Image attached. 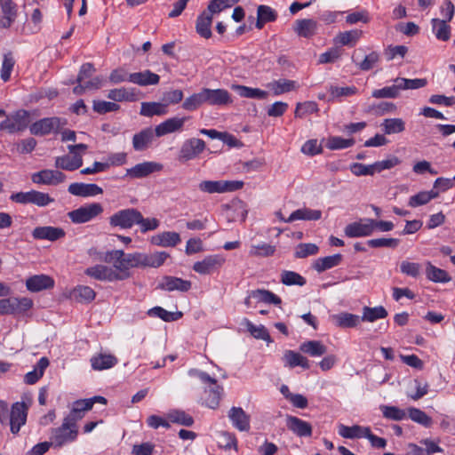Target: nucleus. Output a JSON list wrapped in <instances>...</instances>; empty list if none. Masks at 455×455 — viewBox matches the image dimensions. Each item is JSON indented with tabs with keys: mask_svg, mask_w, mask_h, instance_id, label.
<instances>
[{
	"mask_svg": "<svg viewBox=\"0 0 455 455\" xmlns=\"http://www.w3.org/2000/svg\"><path fill=\"white\" fill-rule=\"evenodd\" d=\"M124 251L123 250H112L106 251L101 259L108 264H112V268L116 270V273L124 275ZM124 280L130 277V274H124Z\"/></svg>",
	"mask_w": 455,
	"mask_h": 455,
	"instance_id": "a878e982",
	"label": "nucleus"
},
{
	"mask_svg": "<svg viewBox=\"0 0 455 455\" xmlns=\"http://www.w3.org/2000/svg\"><path fill=\"white\" fill-rule=\"evenodd\" d=\"M244 324L248 331L258 339H262L267 342L271 341L270 335L264 325L256 326L248 319H244Z\"/></svg>",
	"mask_w": 455,
	"mask_h": 455,
	"instance_id": "13d9d810",
	"label": "nucleus"
},
{
	"mask_svg": "<svg viewBox=\"0 0 455 455\" xmlns=\"http://www.w3.org/2000/svg\"><path fill=\"white\" fill-rule=\"evenodd\" d=\"M66 180V175L58 171L51 169H44L31 175V180L35 184L57 186Z\"/></svg>",
	"mask_w": 455,
	"mask_h": 455,
	"instance_id": "9b49d317",
	"label": "nucleus"
},
{
	"mask_svg": "<svg viewBox=\"0 0 455 455\" xmlns=\"http://www.w3.org/2000/svg\"><path fill=\"white\" fill-rule=\"evenodd\" d=\"M159 81L160 76L148 69L130 74V82L140 86L155 85Z\"/></svg>",
	"mask_w": 455,
	"mask_h": 455,
	"instance_id": "7c9ffc66",
	"label": "nucleus"
},
{
	"mask_svg": "<svg viewBox=\"0 0 455 455\" xmlns=\"http://www.w3.org/2000/svg\"><path fill=\"white\" fill-rule=\"evenodd\" d=\"M331 320L337 327L339 328L356 327L362 322V318L359 315L347 312L332 315L331 316Z\"/></svg>",
	"mask_w": 455,
	"mask_h": 455,
	"instance_id": "c85d7f7f",
	"label": "nucleus"
},
{
	"mask_svg": "<svg viewBox=\"0 0 455 455\" xmlns=\"http://www.w3.org/2000/svg\"><path fill=\"white\" fill-rule=\"evenodd\" d=\"M369 432L368 427H362L359 425H354L352 427H347L343 424L339 426V434L344 438L355 439V438H362L365 437L366 434Z\"/></svg>",
	"mask_w": 455,
	"mask_h": 455,
	"instance_id": "e433bc0d",
	"label": "nucleus"
},
{
	"mask_svg": "<svg viewBox=\"0 0 455 455\" xmlns=\"http://www.w3.org/2000/svg\"><path fill=\"white\" fill-rule=\"evenodd\" d=\"M139 210L127 208L120 210L109 217V225L113 228L129 229L136 225Z\"/></svg>",
	"mask_w": 455,
	"mask_h": 455,
	"instance_id": "423d86ee",
	"label": "nucleus"
},
{
	"mask_svg": "<svg viewBox=\"0 0 455 455\" xmlns=\"http://www.w3.org/2000/svg\"><path fill=\"white\" fill-rule=\"evenodd\" d=\"M232 89L235 90L239 96L247 99L265 100L268 96V92L259 88H251L244 85L234 84Z\"/></svg>",
	"mask_w": 455,
	"mask_h": 455,
	"instance_id": "4c0bfd02",
	"label": "nucleus"
},
{
	"mask_svg": "<svg viewBox=\"0 0 455 455\" xmlns=\"http://www.w3.org/2000/svg\"><path fill=\"white\" fill-rule=\"evenodd\" d=\"M167 104L160 102H142L140 114L144 116H164L167 114Z\"/></svg>",
	"mask_w": 455,
	"mask_h": 455,
	"instance_id": "58836bf2",
	"label": "nucleus"
},
{
	"mask_svg": "<svg viewBox=\"0 0 455 455\" xmlns=\"http://www.w3.org/2000/svg\"><path fill=\"white\" fill-rule=\"evenodd\" d=\"M205 103L209 105H228L232 102L230 93L225 89L204 88Z\"/></svg>",
	"mask_w": 455,
	"mask_h": 455,
	"instance_id": "f3484780",
	"label": "nucleus"
},
{
	"mask_svg": "<svg viewBox=\"0 0 455 455\" xmlns=\"http://www.w3.org/2000/svg\"><path fill=\"white\" fill-rule=\"evenodd\" d=\"M206 385H208V388L205 389L207 397L204 400V403L211 409H216L219 406L223 387L218 385L216 379L214 383H207Z\"/></svg>",
	"mask_w": 455,
	"mask_h": 455,
	"instance_id": "473e14b6",
	"label": "nucleus"
},
{
	"mask_svg": "<svg viewBox=\"0 0 455 455\" xmlns=\"http://www.w3.org/2000/svg\"><path fill=\"white\" fill-rule=\"evenodd\" d=\"M342 260L341 254H334L331 256H327L324 258H319L315 260L314 264V268L317 272H323L327 269H330L333 267L339 265Z\"/></svg>",
	"mask_w": 455,
	"mask_h": 455,
	"instance_id": "a18cd8bd",
	"label": "nucleus"
},
{
	"mask_svg": "<svg viewBox=\"0 0 455 455\" xmlns=\"http://www.w3.org/2000/svg\"><path fill=\"white\" fill-rule=\"evenodd\" d=\"M281 282L284 285H299L303 286L306 284V279L299 273L294 271L283 270L281 273Z\"/></svg>",
	"mask_w": 455,
	"mask_h": 455,
	"instance_id": "052dcab7",
	"label": "nucleus"
},
{
	"mask_svg": "<svg viewBox=\"0 0 455 455\" xmlns=\"http://www.w3.org/2000/svg\"><path fill=\"white\" fill-rule=\"evenodd\" d=\"M187 118L172 117L161 123L155 128L156 137H162L182 129Z\"/></svg>",
	"mask_w": 455,
	"mask_h": 455,
	"instance_id": "bb28decb",
	"label": "nucleus"
},
{
	"mask_svg": "<svg viewBox=\"0 0 455 455\" xmlns=\"http://www.w3.org/2000/svg\"><path fill=\"white\" fill-rule=\"evenodd\" d=\"M286 427L299 437H309L312 435L313 428L311 424L298 417L288 415L286 417Z\"/></svg>",
	"mask_w": 455,
	"mask_h": 455,
	"instance_id": "dca6fc26",
	"label": "nucleus"
},
{
	"mask_svg": "<svg viewBox=\"0 0 455 455\" xmlns=\"http://www.w3.org/2000/svg\"><path fill=\"white\" fill-rule=\"evenodd\" d=\"M85 275L99 281L115 282L124 280V275L116 273L112 267L106 265H95L87 267Z\"/></svg>",
	"mask_w": 455,
	"mask_h": 455,
	"instance_id": "9d476101",
	"label": "nucleus"
},
{
	"mask_svg": "<svg viewBox=\"0 0 455 455\" xmlns=\"http://www.w3.org/2000/svg\"><path fill=\"white\" fill-rule=\"evenodd\" d=\"M54 286V280L46 275H36L27 279L26 287L32 292L51 289Z\"/></svg>",
	"mask_w": 455,
	"mask_h": 455,
	"instance_id": "5701e85b",
	"label": "nucleus"
},
{
	"mask_svg": "<svg viewBox=\"0 0 455 455\" xmlns=\"http://www.w3.org/2000/svg\"><path fill=\"white\" fill-rule=\"evenodd\" d=\"M213 14L207 9L200 13L196 21V31L203 38L209 39L212 37V24Z\"/></svg>",
	"mask_w": 455,
	"mask_h": 455,
	"instance_id": "412c9836",
	"label": "nucleus"
},
{
	"mask_svg": "<svg viewBox=\"0 0 455 455\" xmlns=\"http://www.w3.org/2000/svg\"><path fill=\"white\" fill-rule=\"evenodd\" d=\"M78 436V427H73L66 421L51 429L50 440L53 443L54 448H61L64 445L76 441Z\"/></svg>",
	"mask_w": 455,
	"mask_h": 455,
	"instance_id": "f03ea898",
	"label": "nucleus"
},
{
	"mask_svg": "<svg viewBox=\"0 0 455 455\" xmlns=\"http://www.w3.org/2000/svg\"><path fill=\"white\" fill-rule=\"evenodd\" d=\"M83 165V158L80 155L58 156L55 159V167L66 171H75Z\"/></svg>",
	"mask_w": 455,
	"mask_h": 455,
	"instance_id": "72a5a7b5",
	"label": "nucleus"
},
{
	"mask_svg": "<svg viewBox=\"0 0 455 455\" xmlns=\"http://www.w3.org/2000/svg\"><path fill=\"white\" fill-rule=\"evenodd\" d=\"M322 212L318 210H311L307 208L298 209L294 211L289 218H287L286 222L290 223L299 220H317L321 218Z\"/></svg>",
	"mask_w": 455,
	"mask_h": 455,
	"instance_id": "ea45409f",
	"label": "nucleus"
},
{
	"mask_svg": "<svg viewBox=\"0 0 455 455\" xmlns=\"http://www.w3.org/2000/svg\"><path fill=\"white\" fill-rule=\"evenodd\" d=\"M90 362L94 371H104L114 367L118 360L114 355L99 353L92 355Z\"/></svg>",
	"mask_w": 455,
	"mask_h": 455,
	"instance_id": "cd10ccee",
	"label": "nucleus"
},
{
	"mask_svg": "<svg viewBox=\"0 0 455 455\" xmlns=\"http://www.w3.org/2000/svg\"><path fill=\"white\" fill-rule=\"evenodd\" d=\"M33 237L37 240L57 241L65 236L66 233L61 228L37 227L33 230Z\"/></svg>",
	"mask_w": 455,
	"mask_h": 455,
	"instance_id": "4be33fe9",
	"label": "nucleus"
},
{
	"mask_svg": "<svg viewBox=\"0 0 455 455\" xmlns=\"http://www.w3.org/2000/svg\"><path fill=\"white\" fill-rule=\"evenodd\" d=\"M251 297L255 299L257 301L266 302L269 304L279 305L282 302L281 299L278 296L267 290L252 291Z\"/></svg>",
	"mask_w": 455,
	"mask_h": 455,
	"instance_id": "6e6d98bb",
	"label": "nucleus"
},
{
	"mask_svg": "<svg viewBox=\"0 0 455 455\" xmlns=\"http://www.w3.org/2000/svg\"><path fill=\"white\" fill-rule=\"evenodd\" d=\"M387 316V311L382 306L370 307H364L363 308L362 321L372 323L378 319H383Z\"/></svg>",
	"mask_w": 455,
	"mask_h": 455,
	"instance_id": "de8ad7c7",
	"label": "nucleus"
},
{
	"mask_svg": "<svg viewBox=\"0 0 455 455\" xmlns=\"http://www.w3.org/2000/svg\"><path fill=\"white\" fill-rule=\"evenodd\" d=\"M96 292L89 286L78 285L70 292V298L77 302L88 303L95 299Z\"/></svg>",
	"mask_w": 455,
	"mask_h": 455,
	"instance_id": "c9c22d12",
	"label": "nucleus"
},
{
	"mask_svg": "<svg viewBox=\"0 0 455 455\" xmlns=\"http://www.w3.org/2000/svg\"><path fill=\"white\" fill-rule=\"evenodd\" d=\"M448 20L440 19H432V30L438 40L448 41L451 37V27L447 24Z\"/></svg>",
	"mask_w": 455,
	"mask_h": 455,
	"instance_id": "a19ab883",
	"label": "nucleus"
},
{
	"mask_svg": "<svg viewBox=\"0 0 455 455\" xmlns=\"http://www.w3.org/2000/svg\"><path fill=\"white\" fill-rule=\"evenodd\" d=\"M228 416L237 430L241 432H248L250 430L251 417L241 407H232Z\"/></svg>",
	"mask_w": 455,
	"mask_h": 455,
	"instance_id": "a211bd4d",
	"label": "nucleus"
},
{
	"mask_svg": "<svg viewBox=\"0 0 455 455\" xmlns=\"http://www.w3.org/2000/svg\"><path fill=\"white\" fill-rule=\"evenodd\" d=\"M224 262L225 259L220 255H210L196 262L193 265V270L200 275H210L219 269Z\"/></svg>",
	"mask_w": 455,
	"mask_h": 455,
	"instance_id": "4468645a",
	"label": "nucleus"
},
{
	"mask_svg": "<svg viewBox=\"0 0 455 455\" xmlns=\"http://www.w3.org/2000/svg\"><path fill=\"white\" fill-rule=\"evenodd\" d=\"M344 233L349 238L371 236L372 235L371 218L361 219L347 225Z\"/></svg>",
	"mask_w": 455,
	"mask_h": 455,
	"instance_id": "ddd939ff",
	"label": "nucleus"
},
{
	"mask_svg": "<svg viewBox=\"0 0 455 455\" xmlns=\"http://www.w3.org/2000/svg\"><path fill=\"white\" fill-rule=\"evenodd\" d=\"M0 28H8L17 18V4L12 0H0Z\"/></svg>",
	"mask_w": 455,
	"mask_h": 455,
	"instance_id": "2eb2a0df",
	"label": "nucleus"
},
{
	"mask_svg": "<svg viewBox=\"0 0 455 455\" xmlns=\"http://www.w3.org/2000/svg\"><path fill=\"white\" fill-rule=\"evenodd\" d=\"M181 241L177 232L165 231L151 237V243L157 246L174 247Z\"/></svg>",
	"mask_w": 455,
	"mask_h": 455,
	"instance_id": "c756f323",
	"label": "nucleus"
},
{
	"mask_svg": "<svg viewBox=\"0 0 455 455\" xmlns=\"http://www.w3.org/2000/svg\"><path fill=\"white\" fill-rule=\"evenodd\" d=\"M192 283L188 280H184L175 276H164L159 283L158 288L167 291H179L186 292L191 289Z\"/></svg>",
	"mask_w": 455,
	"mask_h": 455,
	"instance_id": "6ab92c4d",
	"label": "nucleus"
},
{
	"mask_svg": "<svg viewBox=\"0 0 455 455\" xmlns=\"http://www.w3.org/2000/svg\"><path fill=\"white\" fill-rule=\"evenodd\" d=\"M283 360L285 364L291 368L300 366L303 369H308L310 367L309 362L306 357L292 350L285 351Z\"/></svg>",
	"mask_w": 455,
	"mask_h": 455,
	"instance_id": "37998d69",
	"label": "nucleus"
},
{
	"mask_svg": "<svg viewBox=\"0 0 455 455\" xmlns=\"http://www.w3.org/2000/svg\"><path fill=\"white\" fill-rule=\"evenodd\" d=\"M426 275L428 280L435 283H448L451 280L445 270L436 267L429 261L427 262Z\"/></svg>",
	"mask_w": 455,
	"mask_h": 455,
	"instance_id": "79ce46f5",
	"label": "nucleus"
},
{
	"mask_svg": "<svg viewBox=\"0 0 455 455\" xmlns=\"http://www.w3.org/2000/svg\"><path fill=\"white\" fill-rule=\"evenodd\" d=\"M68 191L73 196L82 197L93 196L103 193L102 188L96 184L78 182L70 184Z\"/></svg>",
	"mask_w": 455,
	"mask_h": 455,
	"instance_id": "393cba45",
	"label": "nucleus"
},
{
	"mask_svg": "<svg viewBox=\"0 0 455 455\" xmlns=\"http://www.w3.org/2000/svg\"><path fill=\"white\" fill-rule=\"evenodd\" d=\"M267 87L273 91L275 95H280L289 92L297 88L296 82L287 79H279L267 84Z\"/></svg>",
	"mask_w": 455,
	"mask_h": 455,
	"instance_id": "3c124183",
	"label": "nucleus"
},
{
	"mask_svg": "<svg viewBox=\"0 0 455 455\" xmlns=\"http://www.w3.org/2000/svg\"><path fill=\"white\" fill-rule=\"evenodd\" d=\"M319 248L315 243H299L294 252V256L297 259H304L311 255L318 253Z\"/></svg>",
	"mask_w": 455,
	"mask_h": 455,
	"instance_id": "774afa93",
	"label": "nucleus"
},
{
	"mask_svg": "<svg viewBox=\"0 0 455 455\" xmlns=\"http://www.w3.org/2000/svg\"><path fill=\"white\" fill-rule=\"evenodd\" d=\"M163 168V164L157 162H143L127 169L126 176L132 179H142L152 173L161 172Z\"/></svg>",
	"mask_w": 455,
	"mask_h": 455,
	"instance_id": "f8f14e48",
	"label": "nucleus"
},
{
	"mask_svg": "<svg viewBox=\"0 0 455 455\" xmlns=\"http://www.w3.org/2000/svg\"><path fill=\"white\" fill-rule=\"evenodd\" d=\"M103 212V207L100 203H92L83 205L68 213V218L74 223H85Z\"/></svg>",
	"mask_w": 455,
	"mask_h": 455,
	"instance_id": "39448f33",
	"label": "nucleus"
},
{
	"mask_svg": "<svg viewBox=\"0 0 455 455\" xmlns=\"http://www.w3.org/2000/svg\"><path fill=\"white\" fill-rule=\"evenodd\" d=\"M28 111L19 110L0 123V130L6 131L9 133L23 132L28 125Z\"/></svg>",
	"mask_w": 455,
	"mask_h": 455,
	"instance_id": "6e6552de",
	"label": "nucleus"
},
{
	"mask_svg": "<svg viewBox=\"0 0 455 455\" xmlns=\"http://www.w3.org/2000/svg\"><path fill=\"white\" fill-rule=\"evenodd\" d=\"M205 149V142L197 138L186 140L179 151V160L187 162L196 158Z\"/></svg>",
	"mask_w": 455,
	"mask_h": 455,
	"instance_id": "1a4fd4ad",
	"label": "nucleus"
},
{
	"mask_svg": "<svg viewBox=\"0 0 455 455\" xmlns=\"http://www.w3.org/2000/svg\"><path fill=\"white\" fill-rule=\"evenodd\" d=\"M145 254L141 252L124 253V274H130L129 269L132 267H144Z\"/></svg>",
	"mask_w": 455,
	"mask_h": 455,
	"instance_id": "c03bdc74",
	"label": "nucleus"
},
{
	"mask_svg": "<svg viewBox=\"0 0 455 455\" xmlns=\"http://www.w3.org/2000/svg\"><path fill=\"white\" fill-rule=\"evenodd\" d=\"M67 124V120L57 116L42 118L29 127L30 132L36 136H44L59 132Z\"/></svg>",
	"mask_w": 455,
	"mask_h": 455,
	"instance_id": "7ed1b4c3",
	"label": "nucleus"
},
{
	"mask_svg": "<svg viewBox=\"0 0 455 455\" xmlns=\"http://www.w3.org/2000/svg\"><path fill=\"white\" fill-rule=\"evenodd\" d=\"M409 418L426 427H431L433 420L432 419L423 411L418 408H410L408 410Z\"/></svg>",
	"mask_w": 455,
	"mask_h": 455,
	"instance_id": "e2e57ef3",
	"label": "nucleus"
},
{
	"mask_svg": "<svg viewBox=\"0 0 455 455\" xmlns=\"http://www.w3.org/2000/svg\"><path fill=\"white\" fill-rule=\"evenodd\" d=\"M363 35V31L359 29H352L345 32H340L337 37L336 42L341 45L354 46Z\"/></svg>",
	"mask_w": 455,
	"mask_h": 455,
	"instance_id": "8fccbe9b",
	"label": "nucleus"
},
{
	"mask_svg": "<svg viewBox=\"0 0 455 455\" xmlns=\"http://www.w3.org/2000/svg\"><path fill=\"white\" fill-rule=\"evenodd\" d=\"M385 134H395L405 130V123L402 118H387L381 124Z\"/></svg>",
	"mask_w": 455,
	"mask_h": 455,
	"instance_id": "09e8293b",
	"label": "nucleus"
},
{
	"mask_svg": "<svg viewBox=\"0 0 455 455\" xmlns=\"http://www.w3.org/2000/svg\"><path fill=\"white\" fill-rule=\"evenodd\" d=\"M354 144V139H344L339 136H331L327 139L326 148L331 150H339L350 148Z\"/></svg>",
	"mask_w": 455,
	"mask_h": 455,
	"instance_id": "5fc2aeb1",
	"label": "nucleus"
},
{
	"mask_svg": "<svg viewBox=\"0 0 455 455\" xmlns=\"http://www.w3.org/2000/svg\"><path fill=\"white\" fill-rule=\"evenodd\" d=\"M15 64V60L12 52H7L4 55V60L1 68V78L4 82H7Z\"/></svg>",
	"mask_w": 455,
	"mask_h": 455,
	"instance_id": "338daca9",
	"label": "nucleus"
},
{
	"mask_svg": "<svg viewBox=\"0 0 455 455\" xmlns=\"http://www.w3.org/2000/svg\"><path fill=\"white\" fill-rule=\"evenodd\" d=\"M108 98L115 101H135L137 97L132 90L126 88H117L110 90Z\"/></svg>",
	"mask_w": 455,
	"mask_h": 455,
	"instance_id": "603ef678",
	"label": "nucleus"
},
{
	"mask_svg": "<svg viewBox=\"0 0 455 455\" xmlns=\"http://www.w3.org/2000/svg\"><path fill=\"white\" fill-rule=\"evenodd\" d=\"M400 91L398 83H395L391 86L374 90L371 95L375 99H395L400 95Z\"/></svg>",
	"mask_w": 455,
	"mask_h": 455,
	"instance_id": "4d7b16f0",
	"label": "nucleus"
},
{
	"mask_svg": "<svg viewBox=\"0 0 455 455\" xmlns=\"http://www.w3.org/2000/svg\"><path fill=\"white\" fill-rule=\"evenodd\" d=\"M318 23L313 19L297 20L293 25L294 32L300 37L310 38L316 34Z\"/></svg>",
	"mask_w": 455,
	"mask_h": 455,
	"instance_id": "b1692460",
	"label": "nucleus"
},
{
	"mask_svg": "<svg viewBox=\"0 0 455 455\" xmlns=\"http://www.w3.org/2000/svg\"><path fill=\"white\" fill-rule=\"evenodd\" d=\"M148 315L156 316L164 320V322H173L177 321L182 317V313L180 311L177 312H169L166 309L161 307H155L148 310Z\"/></svg>",
	"mask_w": 455,
	"mask_h": 455,
	"instance_id": "864d4df0",
	"label": "nucleus"
},
{
	"mask_svg": "<svg viewBox=\"0 0 455 455\" xmlns=\"http://www.w3.org/2000/svg\"><path fill=\"white\" fill-rule=\"evenodd\" d=\"M28 406L23 402L14 403L9 411L7 424L10 425L11 432L18 434L20 427L26 424Z\"/></svg>",
	"mask_w": 455,
	"mask_h": 455,
	"instance_id": "0eeeda50",
	"label": "nucleus"
},
{
	"mask_svg": "<svg viewBox=\"0 0 455 455\" xmlns=\"http://www.w3.org/2000/svg\"><path fill=\"white\" fill-rule=\"evenodd\" d=\"M243 182L239 180H204L198 185L200 191L208 194H223L241 189Z\"/></svg>",
	"mask_w": 455,
	"mask_h": 455,
	"instance_id": "20e7f679",
	"label": "nucleus"
},
{
	"mask_svg": "<svg viewBox=\"0 0 455 455\" xmlns=\"http://www.w3.org/2000/svg\"><path fill=\"white\" fill-rule=\"evenodd\" d=\"M156 136L155 130L151 127L145 128L132 137V147L136 151H144L148 149Z\"/></svg>",
	"mask_w": 455,
	"mask_h": 455,
	"instance_id": "aec40b11",
	"label": "nucleus"
},
{
	"mask_svg": "<svg viewBox=\"0 0 455 455\" xmlns=\"http://www.w3.org/2000/svg\"><path fill=\"white\" fill-rule=\"evenodd\" d=\"M49 366V360L47 357H42L36 366L34 370L28 372L24 376V381L26 384L33 385L36 383L44 375L45 369Z\"/></svg>",
	"mask_w": 455,
	"mask_h": 455,
	"instance_id": "f704fd0d",
	"label": "nucleus"
},
{
	"mask_svg": "<svg viewBox=\"0 0 455 455\" xmlns=\"http://www.w3.org/2000/svg\"><path fill=\"white\" fill-rule=\"evenodd\" d=\"M277 12L268 5L260 4L257 8L256 28L262 29L266 23L274 22L277 19Z\"/></svg>",
	"mask_w": 455,
	"mask_h": 455,
	"instance_id": "2f4dec72",
	"label": "nucleus"
},
{
	"mask_svg": "<svg viewBox=\"0 0 455 455\" xmlns=\"http://www.w3.org/2000/svg\"><path fill=\"white\" fill-rule=\"evenodd\" d=\"M395 83H398L400 90H413L425 87L427 84L425 78H415L408 79L403 77H397L394 80Z\"/></svg>",
	"mask_w": 455,
	"mask_h": 455,
	"instance_id": "bf43d9fd",
	"label": "nucleus"
},
{
	"mask_svg": "<svg viewBox=\"0 0 455 455\" xmlns=\"http://www.w3.org/2000/svg\"><path fill=\"white\" fill-rule=\"evenodd\" d=\"M204 103L205 99L204 94V89H202L199 92L194 93L188 98H187L182 104V108L188 111H194Z\"/></svg>",
	"mask_w": 455,
	"mask_h": 455,
	"instance_id": "680f3d73",
	"label": "nucleus"
},
{
	"mask_svg": "<svg viewBox=\"0 0 455 455\" xmlns=\"http://www.w3.org/2000/svg\"><path fill=\"white\" fill-rule=\"evenodd\" d=\"M300 351L311 356H321L327 351V347L319 340H309L299 346Z\"/></svg>",
	"mask_w": 455,
	"mask_h": 455,
	"instance_id": "49530a36",
	"label": "nucleus"
},
{
	"mask_svg": "<svg viewBox=\"0 0 455 455\" xmlns=\"http://www.w3.org/2000/svg\"><path fill=\"white\" fill-rule=\"evenodd\" d=\"M34 306V302L28 297H9L0 299V315H12L14 316L25 315Z\"/></svg>",
	"mask_w": 455,
	"mask_h": 455,
	"instance_id": "f257e3e1",
	"label": "nucleus"
},
{
	"mask_svg": "<svg viewBox=\"0 0 455 455\" xmlns=\"http://www.w3.org/2000/svg\"><path fill=\"white\" fill-rule=\"evenodd\" d=\"M168 419L172 423L190 427L194 424L193 418L183 411H172L168 413Z\"/></svg>",
	"mask_w": 455,
	"mask_h": 455,
	"instance_id": "69168bd1",
	"label": "nucleus"
},
{
	"mask_svg": "<svg viewBox=\"0 0 455 455\" xmlns=\"http://www.w3.org/2000/svg\"><path fill=\"white\" fill-rule=\"evenodd\" d=\"M275 252V246L262 243L257 245H251L249 255L251 257H269Z\"/></svg>",
	"mask_w": 455,
	"mask_h": 455,
	"instance_id": "0e129e2a",
	"label": "nucleus"
}]
</instances>
